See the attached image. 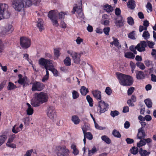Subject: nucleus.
Wrapping results in <instances>:
<instances>
[{
  "instance_id": "f257e3e1",
  "label": "nucleus",
  "mask_w": 156,
  "mask_h": 156,
  "mask_svg": "<svg viewBox=\"0 0 156 156\" xmlns=\"http://www.w3.org/2000/svg\"><path fill=\"white\" fill-rule=\"evenodd\" d=\"M116 75L119 82L121 85L129 86L132 85L133 79L130 76L119 73H116Z\"/></svg>"
},
{
  "instance_id": "f03ea898",
  "label": "nucleus",
  "mask_w": 156,
  "mask_h": 156,
  "mask_svg": "<svg viewBox=\"0 0 156 156\" xmlns=\"http://www.w3.org/2000/svg\"><path fill=\"white\" fill-rule=\"evenodd\" d=\"M8 5L5 4L0 3V16L3 19L9 18L10 13L8 10Z\"/></svg>"
},
{
  "instance_id": "7ed1b4c3",
  "label": "nucleus",
  "mask_w": 156,
  "mask_h": 156,
  "mask_svg": "<svg viewBox=\"0 0 156 156\" xmlns=\"http://www.w3.org/2000/svg\"><path fill=\"white\" fill-rule=\"evenodd\" d=\"M47 116L53 122L56 120V112L55 107L53 106H49L46 110Z\"/></svg>"
},
{
  "instance_id": "20e7f679",
  "label": "nucleus",
  "mask_w": 156,
  "mask_h": 156,
  "mask_svg": "<svg viewBox=\"0 0 156 156\" xmlns=\"http://www.w3.org/2000/svg\"><path fill=\"white\" fill-rule=\"evenodd\" d=\"M75 6L74 7L73 10L72 11L73 14H74L75 12H76L78 15L77 17L80 18H84L82 10V1L80 0L79 1L78 5H77V4L75 5Z\"/></svg>"
},
{
  "instance_id": "39448f33",
  "label": "nucleus",
  "mask_w": 156,
  "mask_h": 156,
  "mask_svg": "<svg viewBox=\"0 0 156 156\" xmlns=\"http://www.w3.org/2000/svg\"><path fill=\"white\" fill-rule=\"evenodd\" d=\"M12 5L15 10L18 12L21 11L24 7V4L21 0H13Z\"/></svg>"
},
{
  "instance_id": "423d86ee",
  "label": "nucleus",
  "mask_w": 156,
  "mask_h": 156,
  "mask_svg": "<svg viewBox=\"0 0 156 156\" xmlns=\"http://www.w3.org/2000/svg\"><path fill=\"white\" fill-rule=\"evenodd\" d=\"M67 52L71 56L73 61L74 63L76 64L80 63L81 57L79 54H78V53L69 50Z\"/></svg>"
},
{
  "instance_id": "0eeeda50",
  "label": "nucleus",
  "mask_w": 156,
  "mask_h": 156,
  "mask_svg": "<svg viewBox=\"0 0 156 156\" xmlns=\"http://www.w3.org/2000/svg\"><path fill=\"white\" fill-rule=\"evenodd\" d=\"M55 11L52 10L50 11L48 14V16L51 20L53 25L57 27L59 26V24L57 20V18L55 14Z\"/></svg>"
},
{
  "instance_id": "6e6552de",
  "label": "nucleus",
  "mask_w": 156,
  "mask_h": 156,
  "mask_svg": "<svg viewBox=\"0 0 156 156\" xmlns=\"http://www.w3.org/2000/svg\"><path fill=\"white\" fill-rule=\"evenodd\" d=\"M50 59L47 60L43 58H41L40 59V65L43 66L46 69V74L45 76H49V66L50 65Z\"/></svg>"
},
{
  "instance_id": "1a4fd4ad",
  "label": "nucleus",
  "mask_w": 156,
  "mask_h": 156,
  "mask_svg": "<svg viewBox=\"0 0 156 156\" xmlns=\"http://www.w3.org/2000/svg\"><path fill=\"white\" fill-rule=\"evenodd\" d=\"M20 44L22 48H27L30 46L31 41L27 37H21L20 38Z\"/></svg>"
},
{
  "instance_id": "9d476101",
  "label": "nucleus",
  "mask_w": 156,
  "mask_h": 156,
  "mask_svg": "<svg viewBox=\"0 0 156 156\" xmlns=\"http://www.w3.org/2000/svg\"><path fill=\"white\" fill-rule=\"evenodd\" d=\"M98 105L100 108L99 112L101 114L104 113L108 109V105L101 100L99 101Z\"/></svg>"
},
{
  "instance_id": "9b49d317",
  "label": "nucleus",
  "mask_w": 156,
  "mask_h": 156,
  "mask_svg": "<svg viewBox=\"0 0 156 156\" xmlns=\"http://www.w3.org/2000/svg\"><path fill=\"white\" fill-rule=\"evenodd\" d=\"M31 104L34 107L39 106V94L36 93L31 101Z\"/></svg>"
},
{
  "instance_id": "f8f14e48",
  "label": "nucleus",
  "mask_w": 156,
  "mask_h": 156,
  "mask_svg": "<svg viewBox=\"0 0 156 156\" xmlns=\"http://www.w3.org/2000/svg\"><path fill=\"white\" fill-rule=\"evenodd\" d=\"M147 44L145 41H141L140 43L136 46V50L139 52H143L145 51Z\"/></svg>"
},
{
  "instance_id": "ddd939ff",
  "label": "nucleus",
  "mask_w": 156,
  "mask_h": 156,
  "mask_svg": "<svg viewBox=\"0 0 156 156\" xmlns=\"http://www.w3.org/2000/svg\"><path fill=\"white\" fill-rule=\"evenodd\" d=\"M14 30V28L11 25L8 24L3 28L2 33L3 35L12 33Z\"/></svg>"
},
{
  "instance_id": "4468645a",
  "label": "nucleus",
  "mask_w": 156,
  "mask_h": 156,
  "mask_svg": "<svg viewBox=\"0 0 156 156\" xmlns=\"http://www.w3.org/2000/svg\"><path fill=\"white\" fill-rule=\"evenodd\" d=\"M48 99L47 94L41 92L40 93V104H43L46 102Z\"/></svg>"
},
{
  "instance_id": "2eb2a0df",
  "label": "nucleus",
  "mask_w": 156,
  "mask_h": 156,
  "mask_svg": "<svg viewBox=\"0 0 156 156\" xmlns=\"http://www.w3.org/2000/svg\"><path fill=\"white\" fill-rule=\"evenodd\" d=\"M92 94L94 97L98 101H100L101 99V93L98 90H95L92 91Z\"/></svg>"
},
{
  "instance_id": "dca6fc26",
  "label": "nucleus",
  "mask_w": 156,
  "mask_h": 156,
  "mask_svg": "<svg viewBox=\"0 0 156 156\" xmlns=\"http://www.w3.org/2000/svg\"><path fill=\"white\" fill-rule=\"evenodd\" d=\"M50 65L49 66V70L51 71L53 73L54 75L55 76H57L58 75V73L57 70L55 69L53 64V61L50 60Z\"/></svg>"
},
{
  "instance_id": "f3484780",
  "label": "nucleus",
  "mask_w": 156,
  "mask_h": 156,
  "mask_svg": "<svg viewBox=\"0 0 156 156\" xmlns=\"http://www.w3.org/2000/svg\"><path fill=\"white\" fill-rule=\"evenodd\" d=\"M58 148H60L61 151L62 152V153L61 154L60 152H58L57 154L58 156H66L68 155L69 151L66 147L62 148L60 147H59Z\"/></svg>"
},
{
  "instance_id": "a211bd4d",
  "label": "nucleus",
  "mask_w": 156,
  "mask_h": 156,
  "mask_svg": "<svg viewBox=\"0 0 156 156\" xmlns=\"http://www.w3.org/2000/svg\"><path fill=\"white\" fill-rule=\"evenodd\" d=\"M118 18L119 19V20H117L115 19V23L116 26L118 28H120L122 27L123 24V22H122V17L121 16H119Z\"/></svg>"
},
{
  "instance_id": "6ab92c4d",
  "label": "nucleus",
  "mask_w": 156,
  "mask_h": 156,
  "mask_svg": "<svg viewBox=\"0 0 156 156\" xmlns=\"http://www.w3.org/2000/svg\"><path fill=\"white\" fill-rule=\"evenodd\" d=\"M137 136L138 138L140 139L145 138V134L144 130L142 128L139 129Z\"/></svg>"
},
{
  "instance_id": "aec40b11",
  "label": "nucleus",
  "mask_w": 156,
  "mask_h": 156,
  "mask_svg": "<svg viewBox=\"0 0 156 156\" xmlns=\"http://www.w3.org/2000/svg\"><path fill=\"white\" fill-rule=\"evenodd\" d=\"M112 39L113 41L111 42L110 44L112 45H114L115 47H117L119 49L121 47V45L120 44L118 39L114 37H112Z\"/></svg>"
},
{
  "instance_id": "412c9836",
  "label": "nucleus",
  "mask_w": 156,
  "mask_h": 156,
  "mask_svg": "<svg viewBox=\"0 0 156 156\" xmlns=\"http://www.w3.org/2000/svg\"><path fill=\"white\" fill-rule=\"evenodd\" d=\"M136 77L137 79L141 80L144 79L145 77V75L144 72L142 71H137L136 72Z\"/></svg>"
},
{
  "instance_id": "4be33fe9",
  "label": "nucleus",
  "mask_w": 156,
  "mask_h": 156,
  "mask_svg": "<svg viewBox=\"0 0 156 156\" xmlns=\"http://www.w3.org/2000/svg\"><path fill=\"white\" fill-rule=\"evenodd\" d=\"M127 6L128 8L133 9L135 8L136 5L133 0H129L127 3Z\"/></svg>"
},
{
  "instance_id": "5701e85b",
  "label": "nucleus",
  "mask_w": 156,
  "mask_h": 156,
  "mask_svg": "<svg viewBox=\"0 0 156 156\" xmlns=\"http://www.w3.org/2000/svg\"><path fill=\"white\" fill-rule=\"evenodd\" d=\"M71 120L75 125L79 124L80 122V120L79 117L76 115H73L72 116Z\"/></svg>"
},
{
  "instance_id": "b1692460",
  "label": "nucleus",
  "mask_w": 156,
  "mask_h": 156,
  "mask_svg": "<svg viewBox=\"0 0 156 156\" xmlns=\"http://www.w3.org/2000/svg\"><path fill=\"white\" fill-rule=\"evenodd\" d=\"M104 10L108 13L112 12L114 10L113 7L108 4L105 5L104 6Z\"/></svg>"
},
{
  "instance_id": "393cba45",
  "label": "nucleus",
  "mask_w": 156,
  "mask_h": 156,
  "mask_svg": "<svg viewBox=\"0 0 156 156\" xmlns=\"http://www.w3.org/2000/svg\"><path fill=\"white\" fill-rule=\"evenodd\" d=\"M139 153L141 156H147L150 154V152L147 151L146 150H144L142 148H140Z\"/></svg>"
},
{
  "instance_id": "a878e982",
  "label": "nucleus",
  "mask_w": 156,
  "mask_h": 156,
  "mask_svg": "<svg viewBox=\"0 0 156 156\" xmlns=\"http://www.w3.org/2000/svg\"><path fill=\"white\" fill-rule=\"evenodd\" d=\"M80 91L81 94L83 95H85L89 92L88 89L84 86L81 87Z\"/></svg>"
},
{
  "instance_id": "bb28decb",
  "label": "nucleus",
  "mask_w": 156,
  "mask_h": 156,
  "mask_svg": "<svg viewBox=\"0 0 156 156\" xmlns=\"http://www.w3.org/2000/svg\"><path fill=\"white\" fill-rule=\"evenodd\" d=\"M71 147L73 150V153L74 155H77L79 154V150L77 149L76 145L74 144H72Z\"/></svg>"
},
{
  "instance_id": "cd10ccee",
  "label": "nucleus",
  "mask_w": 156,
  "mask_h": 156,
  "mask_svg": "<svg viewBox=\"0 0 156 156\" xmlns=\"http://www.w3.org/2000/svg\"><path fill=\"white\" fill-rule=\"evenodd\" d=\"M24 4V6L26 8L30 6L32 4V0H21Z\"/></svg>"
},
{
  "instance_id": "c85d7f7f",
  "label": "nucleus",
  "mask_w": 156,
  "mask_h": 156,
  "mask_svg": "<svg viewBox=\"0 0 156 156\" xmlns=\"http://www.w3.org/2000/svg\"><path fill=\"white\" fill-rule=\"evenodd\" d=\"M17 87L16 86L14 85L13 83L11 82H9V84L7 88V90H14Z\"/></svg>"
},
{
  "instance_id": "c756f323",
  "label": "nucleus",
  "mask_w": 156,
  "mask_h": 156,
  "mask_svg": "<svg viewBox=\"0 0 156 156\" xmlns=\"http://www.w3.org/2000/svg\"><path fill=\"white\" fill-rule=\"evenodd\" d=\"M32 90L33 91H39V82H36L33 84Z\"/></svg>"
},
{
  "instance_id": "7c9ffc66",
  "label": "nucleus",
  "mask_w": 156,
  "mask_h": 156,
  "mask_svg": "<svg viewBox=\"0 0 156 156\" xmlns=\"http://www.w3.org/2000/svg\"><path fill=\"white\" fill-rule=\"evenodd\" d=\"M97 151L98 149H96L95 146L93 147L91 150H90L88 149V156H90L93 155Z\"/></svg>"
},
{
  "instance_id": "2f4dec72",
  "label": "nucleus",
  "mask_w": 156,
  "mask_h": 156,
  "mask_svg": "<svg viewBox=\"0 0 156 156\" xmlns=\"http://www.w3.org/2000/svg\"><path fill=\"white\" fill-rule=\"evenodd\" d=\"M144 102L147 107L148 108H151L152 107V103L151 100L149 98L145 99Z\"/></svg>"
},
{
  "instance_id": "473e14b6",
  "label": "nucleus",
  "mask_w": 156,
  "mask_h": 156,
  "mask_svg": "<svg viewBox=\"0 0 156 156\" xmlns=\"http://www.w3.org/2000/svg\"><path fill=\"white\" fill-rule=\"evenodd\" d=\"M125 56L128 58L133 59L135 56L133 53L129 52H126L125 54Z\"/></svg>"
},
{
  "instance_id": "72a5a7b5",
  "label": "nucleus",
  "mask_w": 156,
  "mask_h": 156,
  "mask_svg": "<svg viewBox=\"0 0 156 156\" xmlns=\"http://www.w3.org/2000/svg\"><path fill=\"white\" fill-rule=\"evenodd\" d=\"M101 139L102 140L107 144H109L111 143V140L106 136L103 135L102 136Z\"/></svg>"
},
{
  "instance_id": "f704fd0d",
  "label": "nucleus",
  "mask_w": 156,
  "mask_h": 156,
  "mask_svg": "<svg viewBox=\"0 0 156 156\" xmlns=\"http://www.w3.org/2000/svg\"><path fill=\"white\" fill-rule=\"evenodd\" d=\"M64 64L66 66H69L71 65V59L69 57H67L64 60Z\"/></svg>"
},
{
  "instance_id": "c9c22d12",
  "label": "nucleus",
  "mask_w": 156,
  "mask_h": 156,
  "mask_svg": "<svg viewBox=\"0 0 156 156\" xmlns=\"http://www.w3.org/2000/svg\"><path fill=\"white\" fill-rule=\"evenodd\" d=\"M112 134L115 137L117 138H120L121 137V134L119 132L115 129L113 130Z\"/></svg>"
},
{
  "instance_id": "e433bc0d",
  "label": "nucleus",
  "mask_w": 156,
  "mask_h": 156,
  "mask_svg": "<svg viewBox=\"0 0 156 156\" xmlns=\"http://www.w3.org/2000/svg\"><path fill=\"white\" fill-rule=\"evenodd\" d=\"M84 136L88 140H90L93 139V135L90 132H88L83 133Z\"/></svg>"
},
{
  "instance_id": "4c0bfd02",
  "label": "nucleus",
  "mask_w": 156,
  "mask_h": 156,
  "mask_svg": "<svg viewBox=\"0 0 156 156\" xmlns=\"http://www.w3.org/2000/svg\"><path fill=\"white\" fill-rule=\"evenodd\" d=\"M82 129L83 133H86L87 131L90 130V128L88 124H85L83 126Z\"/></svg>"
},
{
  "instance_id": "58836bf2",
  "label": "nucleus",
  "mask_w": 156,
  "mask_h": 156,
  "mask_svg": "<svg viewBox=\"0 0 156 156\" xmlns=\"http://www.w3.org/2000/svg\"><path fill=\"white\" fill-rule=\"evenodd\" d=\"M7 138V137L5 135L0 136V146L5 142Z\"/></svg>"
},
{
  "instance_id": "ea45409f",
  "label": "nucleus",
  "mask_w": 156,
  "mask_h": 156,
  "mask_svg": "<svg viewBox=\"0 0 156 156\" xmlns=\"http://www.w3.org/2000/svg\"><path fill=\"white\" fill-rule=\"evenodd\" d=\"M150 34L148 31L145 30L142 34V37L145 40H148L150 38Z\"/></svg>"
},
{
  "instance_id": "a19ab883",
  "label": "nucleus",
  "mask_w": 156,
  "mask_h": 156,
  "mask_svg": "<svg viewBox=\"0 0 156 156\" xmlns=\"http://www.w3.org/2000/svg\"><path fill=\"white\" fill-rule=\"evenodd\" d=\"M86 99L88 102L89 105L92 107L93 105V101L92 98L89 95H87L86 96Z\"/></svg>"
},
{
  "instance_id": "79ce46f5",
  "label": "nucleus",
  "mask_w": 156,
  "mask_h": 156,
  "mask_svg": "<svg viewBox=\"0 0 156 156\" xmlns=\"http://www.w3.org/2000/svg\"><path fill=\"white\" fill-rule=\"evenodd\" d=\"M72 98L73 99H75L78 98L79 96V94L78 92L76 91L73 90L72 92Z\"/></svg>"
},
{
  "instance_id": "37998d69",
  "label": "nucleus",
  "mask_w": 156,
  "mask_h": 156,
  "mask_svg": "<svg viewBox=\"0 0 156 156\" xmlns=\"http://www.w3.org/2000/svg\"><path fill=\"white\" fill-rule=\"evenodd\" d=\"M136 65L140 69L142 70L144 69L145 68L144 63L142 62H138L136 63Z\"/></svg>"
},
{
  "instance_id": "c03bdc74",
  "label": "nucleus",
  "mask_w": 156,
  "mask_h": 156,
  "mask_svg": "<svg viewBox=\"0 0 156 156\" xmlns=\"http://www.w3.org/2000/svg\"><path fill=\"white\" fill-rule=\"evenodd\" d=\"M130 151L131 153L135 155L138 153V149L137 147H134L131 149Z\"/></svg>"
},
{
  "instance_id": "a18cd8bd",
  "label": "nucleus",
  "mask_w": 156,
  "mask_h": 156,
  "mask_svg": "<svg viewBox=\"0 0 156 156\" xmlns=\"http://www.w3.org/2000/svg\"><path fill=\"white\" fill-rule=\"evenodd\" d=\"M119 114V112L118 111L116 110L111 111L110 113L111 115L113 117L118 115Z\"/></svg>"
},
{
  "instance_id": "49530a36",
  "label": "nucleus",
  "mask_w": 156,
  "mask_h": 156,
  "mask_svg": "<svg viewBox=\"0 0 156 156\" xmlns=\"http://www.w3.org/2000/svg\"><path fill=\"white\" fill-rule=\"evenodd\" d=\"M127 22L128 23L131 25H133L134 23V21L133 18L131 16L127 18Z\"/></svg>"
},
{
  "instance_id": "de8ad7c7",
  "label": "nucleus",
  "mask_w": 156,
  "mask_h": 156,
  "mask_svg": "<svg viewBox=\"0 0 156 156\" xmlns=\"http://www.w3.org/2000/svg\"><path fill=\"white\" fill-rule=\"evenodd\" d=\"M95 128L97 129L101 130L104 129H105V127H102L99 125L96 122H94Z\"/></svg>"
},
{
  "instance_id": "09e8293b",
  "label": "nucleus",
  "mask_w": 156,
  "mask_h": 156,
  "mask_svg": "<svg viewBox=\"0 0 156 156\" xmlns=\"http://www.w3.org/2000/svg\"><path fill=\"white\" fill-rule=\"evenodd\" d=\"M145 42L147 44V47L148 45L149 47L152 48H153V46L154 45V44L152 42H150L148 41H145Z\"/></svg>"
},
{
  "instance_id": "8fccbe9b",
  "label": "nucleus",
  "mask_w": 156,
  "mask_h": 156,
  "mask_svg": "<svg viewBox=\"0 0 156 156\" xmlns=\"http://www.w3.org/2000/svg\"><path fill=\"white\" fill-rule=\"evenodd\" d=\"M145 144L146 143L144 140H141L139 142L137 143V146L138 147H140L145 145Z\"/></svg>"
},
{
  "instance_id": "3c124183",
  "label": "nucleus",
  "mask_w": 156,
  "mask_h": 156,
  "mask_svg": "<svg viewBox=\"0 0 156 156\" xmlns=\"http://www.w3.org/2000/svg\"><path fill=\"white\" fill-rule=\"evenodd\" d=\"M27 114L28 115H31L34 112V110L32 108H28L27 110Z\"/></svg>"
},
{
  "instance_id": "603ef678",
  "label": "nucleus",
  "mask_w": 156,
  "mask_h": 156,
  "mask_svg": "<svg viewBox=\"0 0 156 156\" xmlns=\"http://www.w3.org/2000/svg\"><path fill=\"white\" fill-rule=\"evenodd\" d=\"M129 49L130 50L133 52V53L135 54H136L137 52L136 51V46L135 47L133 45L131 46H130Z\"/></svg>"
},
{
  "instance_id": "864d4df0",
  "label": "nucleus",
  "mask_w": 156,
  "mask_h": 156,
  "mask_svg": "<svg viewBox=\"0 0 156 156\" xmlns=\"http://www.w3.org/2000/svg\"><path fill=\"white\" fill-rule=\"evenodd\" d=\"M105 92L108 95H110L112 94V91L110 87H107L105 89Z\"/></svg>"
},
{
  "instance_id": "5fc2aeb1",
  "label": "nucleus",
  "mask_w": 156,
  "mask_h": 156,
  "mask_svg": "<svg viewBox=\"0 0 156 156\" xmlns=\"http://www.w3.org/2000/svg\"><path fill=\"white\" fill-rule=\"evenodd\" d=\"M146 8L150 12L152 11V7L151 4L149 2L147 3L146 6Z\"/></svg>"
},
{
  "instance_id": "6e6d98bb",
  "label": "nucleus",
  "mask_w": 156,
  "mask_h": 156,
  "mask_svg": "<svg viewBox=\"0 0 156 156\" xmlns=\"http://www.w3.org/2000/svg\"><path fill=\"white\" fill-rule=\"evenodd\" d=\"M128 37L132 39H135L136 38L135 36V31H133L131 32L128 35Z\"/></svg>"
},
{
  "instance_id": "4d7b16f0",
  "label": "nucleus",
  "mask_w": 156,
  "mask_h": 156,
  "mask_svg": "<svg viewBox=\"0 0 156 156\" xmlns=\"http://www.w3.org/2000/svg\"><path fill=\"white\" fill-rule=\"evenodd\" d=\"M26 77H23V78L21 79H19L17 81V82L20 85H23L26 81H25V78H26Z\"/></svg>"
},
{
  "instance_id": "13d9d810",
  "label": "nucleus",
  "mask_w": 156,
  "mask_h": 156,
  "mask_svg": "<svg viewBox=\"0 0 156 156\" xmlns=\"http://www.w3.org/2000/svg\"><path fill=\"white\" fill-rule=\"evenodd\" d=\"M134 90V88L131 87L129 88L127 91V94L128 95H131Z\"/></svg>"
},
{
  "instance_id": "bf43d9fd",
  "label": "nucleus",
  "mask_w": 156,
  "mask_h": 156,
  "mask_svg": "<svg viewBox=\"0 0 156 156\" xmlns=\"http://www.w3.org/2000/svg\"><path fill=\"white\" fill-rule=\"evenodd\" d=\"M110 28L109 27H105L103 29V31L104 33L107 35H109V32L110 31Z\"/></svg>"
},
{
  "instance_id": "052dcab7",
  "label": "nucleus",
  "mask_w": 156,
  "mask_h": 156,
  "mask_svg": "<svg viewBox=\"0 0 156 156\" xmlns=\"http://www.w3.org/2000/svg\"><path fill=\"white\" fill-rule=\"evenodd\" d=\"M54 54L55 57L58 58L60 55V51L57 49H54Z\"/></svg>"
},
{
  "instance_id": "680f3d73",
  "label": "nucleus",
  "mask_w": 156,
  "mask_h": 156,
  "mask_svg": "<svg viewBox=\"0 0 156 156\" xmlns=\"http://www.w3.org/2000/svg\"><path fill=\"white\" fill-rule=\"evenodd\" d=\"M143 25L144 27V30H146L147 27L149 25V23L147 20H145L144 22Z\"/></svg>"
},
{
  "instance_id": "e2e57ef3",
  "label": "nucleus",
  "mask_w": 156,
  "mask_h": 156,
  "mask_svg": "<svg viewBox=\"0 0 156 156\" xmlns=\"http://www.w3.org/2000/svg\"><path fill=\"white\" fill-rule=\"evenodd\" d=\"M83 41V39L81 38L80 37H78L76 40V42L78 44H80Z\"/></svg>"
},
{
  "instance_id": "0e129e2a",
  "label": "nucleus",
  "mask_w": 156,
  "mask_h": 156,
  "mask_svg": "<svg viewBox=\"0 0 156 156\" xmlns=\"http://www.w3.org/2000/svg\"><path fill=\"white\" fill-rule=\"evenodd\" d=\"M67 14L63 12H61L58 13V17L59 19H62L64 18L65 15Z\"/></svg>"
},
{
  "instance_id": "69168bd1",
  "label": "nucleus",
  "mask_w": 156,
  "mask_h": 156,
  "mask_svg": "<svg viewBox=\"0 0 156 156\" xmlns=\"http://www.w3.org/2000/svg\"><path fill=\"white\" fill-rule=\"evenodd\" d=\"M11 142H7L6 143V145L10 147L13 148H15L16 147V145L15 144H11Z\"/></svg>"
},
{
  "instance_id": "338daca9",
  "label": "nucleus",
  "mask_w": 156,
  "mask_h": 156,
  "mask_svg": "<svg viewBox=\"0 0 156 156\" xmlns=\"http://www.w3.org/2000/svg\"><path fill=\"white\" fill-rule=\"evenodd\" d=\"M33 150V149H31L27 151L26 153L24 155V156H31V154Z\"/></svg>"
},
{
  "instance_id": "774afa93",
  "label": "nucleus",
  "mask_w": 156,
  "mask_h": 156,
  "mask_svg": "<svg viewBox=\"0 0 156 156\" xmlns=\"http://www.w3.org/2000/svg\"><path fill=\"white\" fill-rule=\"evenodd\" d=\"M121 13V11L120 9L119 8H117L115 9V13L116 15L119 16Z\"/></svg>"
}]
</instances>
